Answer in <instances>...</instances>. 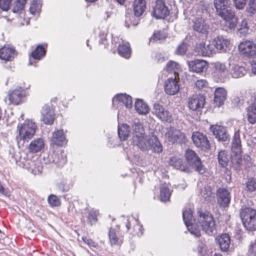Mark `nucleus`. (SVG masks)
Returning <instances> with one entry per match:
<instances>
[{
	"label": "nucleus",
	"mask_w": 256,
	"mask_h": 256,
	"mask_svg": "<svg viewBox=\"0 0 256 256\" xmlns=\"http://www.w3.org/2000/svg\"><path fill=\"white\" fill-rule=\"evenodd\" d=\"M212 43L216 50L220 52H226L230 47V41L222 36H218L214 40Z\"/></svg>",
	"instance_id": "nucleus-26"
},
{
	"label": "nucleus",
	"mask_w": 256,
	"mask_h": 256,
	"mask_svg": "<svg viewBox=\"0 0 256 256\" xmlns=\"http://www.w3.org/2000/svg\"><path fill=\"white\" fill-rule=\"evenodd\" d=\"M132 98L126 94H120L116 96L112 99V106H115L117 104V108L122 106H125L126 108H130L132 107Z\"/></svg>",
	"instance_id": "nucleus-19"
},
{
	"label": "nucleus",
	"mask_w": 256,
	"mask_h": 256,
	"mask_svg": "<svg viewBox=\"0 0 256 256\" xmlns=\"http://www.w3.org/2000/svg\"><path fill=\"white\" fill-rule=\"evenodd\" d=\"M192 138L194 144L202 150H207L210 147V144L207 137L204 134L195 132L192 133Z\"/></svg>",
	"instance_id": "nucleus-13"
},
{
	"label": "nucleus",
	"mask_w": 256,
	"mask_h": 256,
	"mask_svg": "<svg viewBox=\"0 0 256 256\" xmlns=\"http://www.w3.org/2000/svg\"><path fill=\"white\" fill-rule=\"evenodd\" d=\"M251 66L252 73L256 74V57L252 60Z\"/></svg>",
	"instance_id": "nucleus-64"
},
{
	"label": "nucleus",
	"mask_w": 256,
	"mask_h": 256,
	"mask_svg": "<svg viewBox=\"0 0 256 256\" xmlns=\"http://www.w3.org/2000/svg\"><path fill=\"white\" fill-rule=\"evenodd\" d=\"M118 54L126 58H128L130 56L131 49L129 43L120 44L118 47Z\"/></svg>",
	"instance_id": "nucleus-45"
},
{
	"label": "nucleus",
	"mask_w": 256,
	"mask_h": 256,
	"mask_svg": "<svg viewBox=\"0 0 256 256\" xmlns=\"http://www.w3.org/2000/svg\"><path fill=\"white\" fill-rule=\"evenodd\" d=\"M109 240L112 246H120L122 242V239L118 235L116 230L110 228L108 234Z\"/></svg>",
	"instance_id": "nucleus-39"
},
{
	"label": "nucleus",
	"mask_w": 256,
	"mask_h": 256,
	"mask_svg": "<svg viewBox=\"0 0 256 256\" xmlns=\"http://www.w3.org/2000/svg\"><path fill=\"white\" fill-rule=\"evenodd\" d=\"M185 157L187 162L194 170L200 174L204 172V166L202 164L200 158L194 150H187L185 152Z\"/></svg>",
	"instance_id": "nucleus-7"
},
{
	"label": "nucleus",
	"mask_w": 256,
	"mask_h": 256,
	"mask_svg": "<svg viewBox=\"0 0 256 256\" xmlns=\"http://www.w3.org/2000/svg\"><path fill=\"white\" fill-rule=\"evenodd\" d=\"M182 217L185 225L191 234L196 237H200V231L196 228V219L192 218V212L190 208H186L183 210Z\"/></svg>",
	"instance_id": "nucleus-6"
},
{
	"label": "nucleus",
	"mask_w": 256,
	"mask_h": 256,
	"mask_svg": "<svg viewBox=\"0 0 256 256\" xmlns=\"http://www.w3.org/2000/svg\"><path fill=\"white\" fill-rule=\"evenodd\" d=\"M27 0H16L14 2L12 11L14 13H20L24 9Z\"/></svg>",
	"instance_id": "nucleus-49"
},
{
	"label": "nucleus",
	"mask_w": 256,
	"mask_h": 256,
	"mask_svg": "<svg viewBox=\"0 0 256 256\" xmlns=\"http://www.w3.org/2000/svg\"><path fill=\"white\" fill-rule=\"evenodd\" d=\"M248 252L253 256H256V243L254 241L250 242L248 247Z\"/></svg>",
	"instance_id": "nucleus-62"
},
{
	"label": "nucleus",
	"mask_w": 256,
	"mask_h": 256,
	"mask_svg": "<svg viewBox=\"0 0 256 256\" xmlns=\"http://www.w3.org/2000/svg\"><path fill=\"white\" fill-rule=\"evenodd\" d=\"M36 123L30 120H27L23 124H18V136H16L18 144H20L22 141L24 143L32 138L36 132Z\"/></svg>",
	"instance_id": "nucleus-4"
},
{
	"label": "nucleus",
	"mask_w": 256,
	"mask_h": 256,
	"mask_svg": "<svg viewBox=\"0 0 256 256\" xmlns=\"http://www.w3.org/2000/svg\"><path fill=\"white\" fill-rule=\"evenodd\" d=\"M247 72V70L243 66L234 65L232 66L230 70V74L234 78H239L244 76Z\"/></svg>",
	"instance_id": "nucleus-41"
},
{
	"label": "nucleus",
	"mask_w": 256,
	"mask_h": 256,
	"mask_svg": "<svg viewBox=\"0 0 256 256\" xmlns=\"http://www.w3.org/2000/svg\"><path fill=\"white\" fill-rule=\"evenodd\" d=\"M178 80L179 78L176 76L174 78H168L165 81L164 90L168 94L174 95L178 92L180 90Z\"/></svg>",
	"instance_id": "nucleus-18"
},
{
	"label": "nucleus",
	"mask_w": 256,
	"mask_h": 256,
	"mask_svg": "<svg viewBox=\"0 0 256 256\" xmlns=\"http://www.w3.org/2000/svg\"><path fill=\"white\" fill-rule=\"evenodd\" d=\"M231 159L232 163L237 165L240 168L242 166L247 168L250 167L252 164L250 156L247 154L244 156L243 158L241 157V154L238 156L236 154L232 156Z\"/></svg>",
	"instance_id": "nucleus-25"
},
{
	"label": "nucleus",
	"mask_w": 256,
	"mask_h": 256,
	"mask_svg": "<svg viewBox=\"0 0 256 256\" xmlns=\"http://www.w3.org/2000/svg\"><path fill=\"white\" fill-rule=\"evenodd\" d=\"M44 142L42 138H37L32 140L28 146V151L31 153H36L40 151L44 147Z\"/></svg>",
	"instance_id": "nucleus-35"
},
{
	"label": "nucleus",
	"mask_w": 256,
	"mask_h": 256,
	"mask_svg": "<svg viewBox=\"0 0 256 256\" xmlns=\"http://www.w3.org/2000/svg\"><path fill=\"white\" fill-rule=\"evenodd\" d=\"M26 96L25 90L21 87L10 91L8 98L10 102L14 104H19Z\"/></svg>",
	"instance_id": "nucleus-20"
},
{
	"label": "nucleus",
	"mask_w": 256,
	"mask_h": 256,
	"mask_svg": "<svg viewBox=\"0 0 256 256\" xmlns=\"http://www.w3.org/2000/svg\"><path fill=\"white\" fill-rule=\"evenodd\" d=\"M98 212L96 211H90L88 216V222L90 224H93L97 222Z\"/></svg>",
	"instance_id": "nucleus-56"
},
{
	"label": "nucleus",
	"mask_w": 256,
	"mask_h": 256,
	"mask_svg": "<svg viewBox=\"0 0 256 256\" xmlns=\"http://www.w3.org/2000/svg\"><path fill=\"white\" fill-rule=\"evenodd\" d=\"M169 14L170 10L166 6L164 0H157L154 8L153 16L156 18H164Z\"/></svg>",
	"instance_id": "nucleus-14"
},
{
	"label": "nucleus",
	"mask_w": 256,
	"mask_h": 256,
	"mask_svg": "<svg viewBox=\"0 0 256 256\" xmlns=\"http://www.w3.org/2000/svg\"><path fill=\"white\" fill-rule=\"evenodd\" d=\"M12 0H0V8L4 11L9 10Z\"/></svg>",
	"instance_id": "nucleus-57"
},
{
	"label": "nucleus",
	"mask_w": 256,
	"mask_h": 256,
	"mask_svg": "<svg viewBox=\"0 0 256 256\" xmlns=\"http://www.w3.org/2000/svg\"><path fill=\"white\" fill-rule=\"evenodd\" d=\"M134 16L139 17L142 14L146 8V2L144 0H134L133 4Z\"/></svg>",
	"instance_id": "nucleus-37"
},
{
	"label": "nucleus",
	"mask_w": 256,
	"mask_h": 256,
	"mask_svg": "<svg viewBox=\"0 0 256 256\" xmlns=\"http://www.w3.org/2000/svg\"><path fill=\"white\" fill-rule=\"evenodd\" d=\"M186 49V45L184 44H182L178 46L176 52L179 55H184L185 54Z\"/></svg>",
	"instance_id": "nucleus-59"
},
{
	"label": "nucleus",
	"mask_w": 256,
	"mask_h": 256,
	"mask_svg": "<svg viewBox=\"0 0 256 256\" xmlns=\"http://www.w3.org/2000/svg\"><path fill=\"white\" fill-rule=\"evenodd\" d=\"M214 68L213 77L218 80H223L226 78L228 73L226 65L220 62H217L214 64Z\"/></svg>",
	"instance_id": "nucleus-23"
},
{
	"label": "nucleus",
	"mask_w": 256,
	"mask_h": 256,
	"mask_svg": "<svg viewBox=\"0 0 256 256\" xmlns=\"http://www.w3.org/2000/svg\"><path fill=\"white\" fill-rule=\"evenodd\" d=\"M134 107L136 110L140 114L146 115L150 111L149 106L142 100H137L135 102Z\"/></svg>",
	"instance_id": "nucleus-38"
},
{
	"label": "nucleus",
	"mask_w": 256,
	"mask_h": 256,
	"mask_svg": "<svg viewBox=\"0 0 256 256\" xmlns=\"http://www.w3.org/2000/svg\"><path fill=\"white\" fill-rule=\"evenodd\" d=\"M248 27L246 20H242L240 28L238 29V32L241 36H244L248 32Z\"/></svg>",
	"instance_id": "nucleus-52"
},
{
	"label": "nucleus",
	"mask_w": 256,
	"mask_h": 256,
	"mask_svg": "<svg viewBox=\"0 0 256 256\" xmlns=\"http://www.w3.org/2000/svg\"><path fill=\"white\" fill-rule=\"evenodd\" d=\"M190 70L196 72H202L208 68V63L204 60L196 59L188 62Z\"/></svg>",
	"instance_id": "nucleus-21"
},
{
	"label": "nucleus",
	"mask_w": 256,
	"mask_h": 256,
	"mask_svg": "<svg viewBox=\"0 0 256 256\" xmlns=\"http://www.w3.org/2000/svg\"><path fill=\"white\" fill-rule=\"evenodd\" d=\"M214 2L217 14L224 20V24L228 28L226 30H234L238 20L230 8V0H214Z\"/></svg>",
	"instance_id": "nucleus-1"
},
{
	"label": "nucleus",
	"mask_w": 256,
	"mask_h": 256,
	"mask_svg": "<svg viewBox=\"0 0 256 256\" xmlns=\"http://www.w3.org/2000/svg\"><path fill=\"white\" fill-rule=\"evenodd\" d=\"M247 190L252 192L256 190V179L249 178L246 183Z\"/></svg>",
	"instance_id": "nucleus-53"
},
{
	"label": "nucleus",
	"mask_w": 256,
	"mask_h": 256,
	"mask_svg": "<svg viewBox=\"0 0 256 256\" xmlns=\"http://www.w3.org/2000/svg\"><path fill=\"white\" fill-rule=\"evenodd\" d=\"M246 11L250 14H254L256 12V0H250L246 8Z\"/></svg>",
	"instance_id": "nucleus-55"
},
{
	"label": "nucleus",
	"mask_w": 256,
	"mask_h": 256,
	"mask_svg": "<svg viewBox=\"0 0 256 256\" xmlns=\"http://www.w3.org/2000/svg\"><path fill=\"white\" fill-rule=\"evenodd\" d=\"M19 165L28 170L31 173L34 175L40 174L42 172V167L40 164V161L38 160H32L26 159L24 158H20Z\"/></svg>",
	"instance_id": "nucleus-9"
},
{
	"label": "nucleus",
	"mask_w": 256,
	"mask_h": 256,
	"mask_svg": "<svg viewBox=\"0 0 256 256\" xmlns=\"http://www.w3.org/2000/svg\"><path fill=\"white\" fill-rule=\"evenodd\" d=\"M166 70L169 72H173L174 77H178V72L181 70L180 66L176 62L170 61L166 64Z\"/></svg>",
	"instance_id": "nucleus-46"
},
{
	"label": "nucleus",
	"mask_w": 256,
	"mask_h": 256,
	"mask_svg": "<svg viewBox=\"0 0 256 256\" xmlns=\"http://www.w3.org/2000/svg\"><path fill=\"white\" fill-rule=\"evenodd\" d=\"M240 53L244 56L251 58L256 56V44L250 40H244L238 45Z\"/></svg>",
	"instance_id": "nucleus-12"
},
{
	"label": "nucleus",
	"mask_w": 256,
	"mask_h": 256,
	"mask_svg": "<svg viewBox=\"0 0 256 256\" xmlns=\"http://www.w3.org/2000/svg\"><path fill=\"white\" fill-rule=\"evenodd\" d=\"M42 120L46 124L51 125L54 120L55 114L54 110L49 106H44L41 110Z\"/></svg>",
	"instance_id": "nucleus-24"
},
{
	"label": "nucleus",
	"mask_w": 256,
	"mask_h": 256,
	"mask_svg": "<svg viewBox=\"0 0 256 256\" xmlns=\"http://www.w3.org/2000/svg\"><path fill=\"white\" fill-rule=\"evenodd\" d=\"M226 92L223 88H218L214 92V102L217 106H220L226 100Z\"/></svg>",
	"instance_id": "nucleus-33"
},
{
	"label": "nucleus",
	"mask_w": 256,
	"mask_h": 256,
	"mask_svg": "<svg viewBox=\"0 0 256 256\" xmlns=\"http://www.w3.org/2000/svg\"><path fill=\"white\" fill-rule=\"evenodd\" d=\"M48 204L51 206H58L60 205V200L54 194H50L48 198Z\"/></svg>",
	"instance_id": "nucleus-50"
},
{
	"label": "nucleus",
	"mask_w": 256,
	"mask_h": 256,
	"mask_svg": "<svg viewBox=\"0 0 256 256\" xmlns=\"http://www.w3.org/2000/svg\"><path fill=\"white\" fill-rule=\"evenodd\" d=\"M169 164L174 168L185 172H189V167L186 164L182 158L178 156H174L170 158Z\"/></svg>",
	"instance_id": "nucleus-28"
},
{
	"label": "nucleus",
	"mask_w": 256,
	"mask_h": 256,
	"mask_svg": "<svg viewBox=\"0 0 256 256\" xmlns=\"http://www.w3.org/2000/svg\"><path fill=\"white\" fill-rule=\"evenodd\" d=\"M218 201L219 204L225 207L228 206L230 201V196L228 190L220 188L217 191Z\"/></svg>",
	"instance_id": "nucleus-29"
},
{
	"label": "nucleus",
	"mask_w": 256,
	"mask_h": 256,
	"mask_svg": "<svg viewBox=\"0 0 256 256\" xmlns=\"http://www.w3.org/2000/svg\"><path fill=\"white\" fill-rule=\"evenodd\" d=\"M232 151L234 155L238 156L242 154V145L240 136L238 132L234 133L232 146Z\"/></svg>",
	"instance_id": "nucleus-36"
},
{
	"label": "nucleus",
	"mask_w": 256,
	"mask_h": 256,
	"mask_svg": "<svg viewBox=\"0 0 256 256\" xmlns=\"http://www.w3.org/2000/svg\"><path fill=\"white\" fill-rule=\"evenodd\" d=\"M82 240L86 244L90 246L96 247L97 246V244L90 238H87L86 237H82Z\"/></svg>",
	"instance_id": "nucleus-63"
},
{
	"label": "nucleus",
	"mask_w": 256,
	"mask_h": 256,
	"mask_svg": "<svg viewBox=\"0 0 256 256\" xmlns=\"http://www.w3.org/2000/svg\"><path fill=\"white\" fill-rule=\"evenodd\" d=\"M216 240L222 251L224 252L228 251L230 244V238L229 234H222L216 238Z\"/></svg>",
	"instance_id": "nucleus-32"
},
{
	"label": "nucleus",
	"mask_w": 256,
	"mask_h": 256,
	"mask_svg": "<svg viewBox=\"0 0 256 256\" xmlns=\"http://www.w3.org/2000/svg\"><path fill=\"white\" fill-rule=\"evenodd\" d=\"M48 158L50 163H54L58 167L63 166L67 162L66 154L64 152L50 154Z\"/></svg>",
	"instance_id": "nucleus-27"
},
{
	"label": "nucleus",
	"mask_w": 256,
	"mask_h": 256,
	"mask_svg": "<svg viewBox=\"0 0 256 256\" xmlns=\"http://www.w3.org/2000/svg\"><path fill=\"white\" fill-rule=\"evenodd\" d=\"M132 128V136H139L146 134L143 125L139 120H136L133 121Z\"/></svg>",
	"instance_id": "nucleus-40"
},
{
	"label": "nucleus",
	"mask_w": 256,
	"mask_h": 256,
	"mask_svg": "<svg viewBox=\"0 0 256 256\" xmlns=\"http://www.w3.org/2000/svg\"><path fill=\"white\" fill-rule=\"evenodd\" d=\"M42 3L40 0H33L30 7V12L31 14L36 15L39 14L41 10Z\"/></svg>",
	"instance_id": "nucleus-47"
},
{
	"label": "nucleus",
	"mask_w": 256,
	"mask_h": 256,
	"mask_svg": "<svg viewBox=\"0 0 256 256\" xmlns=\"http://www.w3.org/2000/svg\"><path fill=\"white\" fill-rule=\"evenodd\" d=\"M130 128L127 124H122L118 126V134L121 140L128 139L130 134Z\"/></svg>",
	"instance_id": "nucleus-44"
},
{
	"label": "nucleus",
	"mask_w": 256,
	"mask_h": 256,
	"mask_svg": "<svg viewBox=\"0 0 256 256\" xmlns=\"http://www.w3.org/2000/svg\"><path fill=\"white\" fill-rule=\"evenodd\" d=\"M134 18V17L132 16H130V14H126V20H125V26L127 28H129L131 25H132L134 26L138 25V23L132 22V19Z\"/></svg>",
	"instance_id": "nucleus-58"
},
{
	"label": "nucleus",
	"mask_w": 256,
	"mask_h": 256,
	"mask_svg": "<svg viewBox=\"0 0 256 256\" xmlns=\"http://www.w3.org/2000/svg\"><path fill=\"white\" fill-rule=\"evenodd\" d=\"M166 38L164 34L160 32H154L152 37L150 38V42H156L158 40H164Z\"/></svg>",
	"instance_id": "nucleus-54"
},
{
	"label": "nucleus",
	"mask_w": 256,
	"mask_h": 256,
	"mask_svg": "<svg viewBox=\"0 0 256 256\" xmlns=\"http://www.w3.org/2000/svg\"><path fill=\"white\" fill-rule=\"evenodd\" d=\"M200 194L205 200L209 202L214 198L213 194L210 190V188H204V189L201 190Z\"/></svg>",
	"instance_id": "nucleus-51"
},
{
	"label": "nucleus",
	"mask_w": 256,
	"mask_h": 256,
	"mask_svg": "<svg viewBox=\"0 0 256 256\" xmlns=\"http://www.w3.org/2000/svg\"><path fill=\"white\" fill-rule=\"evenodd\" d=\"M160 199L162 202H166L169 200L172 191L170 186L168 184H164L160 187Z\"/></svg>",
	"instance_id": "nucleus-42"
},
{
	"label": "nucleus",
	"mask_w": 256,
	"mask_h": 256,
	"mask_svg": "<svg viewBox=\"0 0 256 256\" xmlns=\"http://www.w3.org/2000/svg\"><path fill=\"white\" fill-rule=\"evenodd\" d=\"M210 130L219 142H226L229 139V134L226 127L215 124L210 126Z\"/></svg>",
	"instance_id": "nucleus-16"
},
{
	"label": "nucleus",
	"mask_w": 256,
	"mask_h": 256,
	"mask_svg": "<svg viewBox=\"0 0 256 256\" xmlns=\"http://www.w3.org/2000/svg\"><path fill=\"white\" fill-rule=\"evenodd\" d=\"M52 142L57 146H62L66 143V136L63 130H57L53 132L51 140Z\"/></svg>",
	"instance_id": "nucleus-34"
},
{
	"label": "nucleus",
	"mask_w": 256,
	"mask_h": 256,
	"mask_svg": "<svg viewBox=\"0 0 256 256\" xmlns=\"http://www.w3.org/2000/svg\"><path fill=\"white\" fill-rule=\"evenodd\" d=\"M208 85V82L204 80H198L195 83L196 86L198 89H202L206 87Z\"/></svg>",
	"instance_id": "nucleus-60"
},
{
	"label": "nucleus",
	"mask_w": 256,
	"mask_h": 256,
	"mask_svg": "<svg viewBox=\"0 0 256 256\" xmlns=\"http://www.w3.org/2000/svg\"><path fill=\"white\" fill-rule=\"evenodd\" d=\"M205 98L202 95L193 94L188 98V106L193 111H200L204 106Z\"/></svg>",
	"instance_id": "nucleus-15"
},
{
	"label": "nucleus",
	"mask_w": 256,
	"mask_h": 256,
	"mask_svg": "<svg viewBox=\"0 0 256 256\" xmlns=\"http://www.w3.org/2000/svg\"><path fill=\"white\" fill-rule=\"evenodd\" d=\"M196 223V228H200L206 234L211 236L216 232V221L213 216L208 212L198 211Z\"/></svg>",
	"instance_id": "nucleus-3"
},
{
	"label": "nucleus",
	"mask_w": 256,
	"mask_h": 256,
	"mask_svg": "<svg viewBox=\"0 0 256 256\" xmlns=\"http://www.w3.org/2000/svg\"><path fill=\"white\" fill-rule=\"evenodd\" d=\"M128 232L132 236H141L143 234L142 226L138 219L128 218L124 222Z\"/></svg>",
	"instance_id": "nucleus-8"
},
{
	"label": "nucleus",
	"mask_w": 256,
	"mask_h": 256,
	"mask_svg": "<svg viewBox=\"0 0 256 256\" xmlns=\"http://www.w3.org/2000/svg\"><path fill=\"white\" fill-rule=\"evenodd\" d=\"M240 216L246 230H256V210L250 207L242 208Z\"/></svg>",
	"instance_id": "nucleus-5"
},
{
	"label": "nucleus",
	"mask_w": 256,
	"mask_h": 256,
	"mask_svg": "<svg viewBox=\"0 0 256 256\" xmlns=\"http://www.w3.org/2000/svg\"><path fill=\"white\" fill-rule=\"evenodd\" d=\"M15 50L9 46H4L0 49V58L5 61H10L16 56Z\"/></svg>",
	"instance_id": "nucleus-30"
},
{
	"label": "nucleus",
	"mask_w": 256,
	"mask_h": 256,
	"mask_svg": "<svg viewBox=\"0 0 256 256\" xmlns=\"http://www.w3.org/2000/svg\"><path fill=\"white\" fill-rule=\"evenodd\" d=\"M198 54L203 56H212L216 53V50L213 43H200L196 47Z\"/></svg>",
	"instance_id": "nucleus-17"
},
{
	"label": "nucleus",
	"mask_w": 256,
	"mask_h": 256,
	"mask_svg": "<svg viewBox=\"0 0 256 256\" xmlns=\"http://www.w3.org/2000/svg\"><path fill=\"white\" fill-rule=\"evenodd\" d=\"M230 158L228 152L226 150H221L218 153V162L222 167H226L228 165Z\"/></svg>",
	"instance_id": "nucleus-43"
},
{
	"label": "nucleus",
	"mask_w": 256,
	"mask_h": 256,
	"mask_svg": "<svg viewBox=\"0 0 256 256\" xmlns=\"http://www.w3.org/2000/svg\"><path fill=\"white\" fill-rule=\"evenodd\" d=\"M234 4L237 9H242L246 3V0H234Z\"/></svg>",
	"instance_id": "nucleus-61"
},
{
	"label": "nucleus",
	"mask_w": 256,
	"mask_h": 256,
	"mask_svg": "<svg viewBox=\"0 0 256 256\" xmlns=\"http://www.w3.org/2000/svg\"><path fill=\"white\" fill-rule=\"evenodd\" d=\"M246 112L249 123L255 124L256 122V96H254L252 102L246 108Z\"/></svg>",
	"instance_id": "nucleus-31"
},
{
	"label": "nucleus",
	"mask_w": 256,
	"mask_h": 256,
	"mask_svg": "<svg viewBox=\"0 0 256 256\" xmlns=\"http://www.w3.org/2000/svg\"><path fill=\"white\" fill-rule=\"evenodd\" d=\"M46 54V50L41 45L38 46L36 50L32 53V56L36 60H40L42 57L44 56Z\"/></svg>",
	"instance_id": "nucleus-48"
},
{
	"label": "nucleus",
	"mask_w": 256,
	"mask_h": 256,
	"mask_svg": "<svg viewBox=\"0 0 256 256\" xmlns=\"http://www.w3.org/2000/svg\"><path fill=\"white\" fill-rule=\"evenodd\" d=\"M193 28L195 31L206 36L209 32L210 26L206 20L198 18L194 22Z\"/></svg>",
	"instance_id": "nucleus-22"
},
{
	"label": "nucleus",
	"mask_w": 256,
	"mask_h": 256,
	"mask_svg": "<svg viewBox=\"0 0 256 256\" xmlns=\"http://www.w3.org/2000/svg\"><path fill=\"white\" fill-rule=\"evenodd\" d=\"M132 143L143 152L150 150L160 153L162 151V146L158 138L154 135L147 136L146 134L139 136H132Z\"/></svg>",
	"instance_id": "nucleus-2"
},
{
	"label": "nucleus",
	"mask_w": 256,
	"mask_h": 256,
	"mask_svg": "<svg viewBox=\"0 0 256 256\" xmlns=\"http://www.w3.org/2000/svg\"><path fill=\"white\" fill-rule=\"evenodd\" d=\"M166 140L172 144L182 143L185 142L186 136L184 133L174 127L167 128V132L164 134Z\"/></svg>",
	"instance_id": "nucleus-10"
},
{
	"label": "nucleus",
	"mask_w": 256,
	"mask_h": 256,
	"mask_svg": "<svg viewBox=\"0 0 256 256\" xmlns=\"http://www.w3.org/2000/svg\"><path fill=\"white\" fill-rule=\"evenodd\" d=\"M152 113L162 122L170 123L173 120L172 114L168 110L159 104H154Z\"/></svg>",
	"instance_id": "nucleus-11"
}]
</instances>
